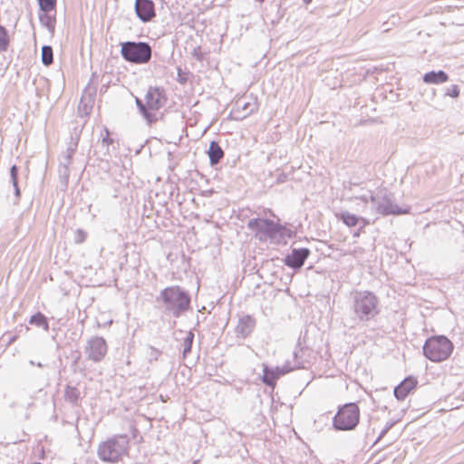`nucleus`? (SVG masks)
<instances>
[{
    "label": "nucleus",
    "instance_id": "9",
    "mask_svg": "<svg viewBox=\"0 0 464 464\" xmlns=\"http://www.w3.org/2000/svg\"><path fill=\"white\" fill-rule=\"evenodd\" d=\"M247 227L262 239L265 237H274L280 229L279 225L266 218H252L247 222Z\"/></svg>",
    "mask_w": 464,
    "mask_h": 464
},
{
    "label": "nucleus",
    "instance_id": "21",
    "mask_svg": "<svg viewBox=\"0 0 464 464\" xmlns=\"http://www.w3.org/2000/svg\"><path fill=\"white\" fill-rule=\"evenodd\" d=\"M39 20L43 26L46 27L51 33H54L55 29V16L50 14V12H42L39 14Z\"/></svg>",
    "mask_w": 464,
    "mask_h": 464
},
{
    "label": "nucleus",
    "instance_id": "37",
    "mask_svg": "<svg viewBox=\"0 0 464 464\" xmlns=\"http://www.w3.org/2000/svg\"><path fill=\"white\" fill-rule=\"evenodd\" d=\"M387 430H388V428H387V429H385V430H382V434H381V436H382V435H383L385 432H387Z\"/></svg>",
    "mask_w": 464,
    "mask_h": 464
},
{
    "label": "nucleus",
    "instance_id": "3",
    "mask_svg": "<svg viewBox=\"0 0 464 464\" xmlns=\"http://www.w3.org/2000/svg\"><path fill=\"white\" fill-rule=\"evenodd\" d=\"M167 98L164 90L159 87H150L144 100L135 98V103L139 112L148 125L158 121V111L166 104Z\"/></svg>",
    "mask_w": 464,
    "mask_h": 464
},
{
    "label": "nucleus",
    "instance_id": "26",
    "mask_svg": "<svg viewBox=\"0 0 464 464\" xmlns=\"http://www.w3.org/2000/svg\"><path fill=\"white\" fill-rule=\"evenodd\" d=\"M9 35L7 30L0 25V53L7 51L9 46Z\"/></svg>",
    "mask_w": 464,
    "mask_h": 464
},
{
    "label": "nucleus",
    "instance_id": "8",
    "mask_svg": "<svg viewBox=\"0 0 464 464\" xmlns=\"http://www.w3.org/2000/svg\"><path fill=\"white\" fill-rule=\"evenodd\" d=\"M366 207L370 200V208L372 212L377 214L387 215H401L408 213L406 209H402L393 203L389 195H372L360 197Z\"/></svg>",
    "mask_w": 464,
    "mask_h": 464
},
{
    "label": "nucleus",
    "instance_id": "27",
    "mask_svg": "<svg viewBox=\"0 0 464 464\" xmlns=\"http://www.w3.org/2000/svg\"><path fill=\"white\" fill-rule=\"evenodd\" d=\"M10 178L12 184L14 188V194L17 198H20V189L18 187V168L15 165H13L10 169Z\"/></svg>",
    "mask_w": 464,
    "mask_h": 464
},
{
    "label": "nucleus",
    "instance_id": "7",
    "mask_svg": "<svg viewBox=\"0 0 464 464\" xmlns=\"http://www.w3.org/2000/svg\"><path fill=\"white\" fill-rule=\"evenodd\" d=\"M360 410L356 403L350 402L340 407L334 417L333 425L337 430H352L359 423Z\"/></svg>",
    "mask_w": 464,
    "mask_h": 464
},
{
    "label": "nucleus",
    "instance_id": "28",
    "mask_svg": "<svg viewBox=\"0 0 464 464\" xmlns=\"http://www.w3.org/2000/svg\"><path fill=\"white\" fill-rule=\"evenodd\" d=\"M194 341V334L189 331L187 333V336L183 341V357H187L188 354L191 352L192 344Z\"/></svg>",
    "mask_w": 464,
    "mask_h": 464
},
{
    "label": "nucleus",
    "instance_id": "4",
    "mask_svg": "<svg viewBox=\"0 0 464 464\" xmlns=\"http://www.w3.org/2000/svg\"><path fill=\"white\" fill-rule=\"evenodd\" d=\"M129 449L130 440L127 435H114L98 445L97 456L102 462L114 464L128 455Z\"/></svg>",
    "mask_w": 464,
    "mask_h": 464
},
{
    "label": "nucleus",
    "instance_id": "33",
    "mask_svg": "<svg viewBox=\"0 0 464 464\" xmlns=\"http://www.w3.org/2000/svg\"><path fill=\"white\" fill-rule=\"evenodd\" d=\"M59 173H60V176L61 177H64V179L67 180L68 177H69V173L67 174V176L65 175V170L63 168V162H61L60 164V167H59Z\"/></svg>",
    "mask_w": 464,
    "mask_h": 464
},
{
    "label": "nucleus",
    "instance_id": "2",
    "mask_svg": "<svg viewBox=\"0 0 464 464\" xmlns=\"http://www.w3.org/2000/svg\"><path fill=\"white\" fill-rule=\"evenodd\" d=\"M156 301L167 314L179 318L190 307V295L179 285L168 286L160 292Z\"/></svg>",
    "mask_w": 464,
    "mask_h": 464
},
{
    "label": "nucleus",
    "instance_id": "17",
    "mask_svg": "<svg viewBox=\"0 0 464 464\" xmlns=\"http://www.w3.org/2000/svg\"><path fill=\"white\" fill-rule=\"evenodd\" d=\"M417 380L414 377L405 378L398 386L394 388V396L397 400L402 401L416 387Z\"/></svg>",
    "mask_w": 464,
    "mask_h": 464
},
{
    "label": "nucleus",
    "instance_id": "39",
    "mask_svg": "<svg viewBox=\"0 0 464 464\" xmlns=\"http://www.w3.org/2000/svg\"><path fill=\"white\" fill-rule=\"evenodd\" d=\"M259 3H263L265 0H256Z\"/></svg>",
    "mask_w": 464,
    "mask_h": 464
},
{
    "label": "nucleus",
    "instance_id": "15",
    "mask_svg": "<svg viewBox=\"0 0 464 464\" xmlns=\"http://www.w3.org/2000/svg\"><path fill=\"white\" fill-rule=\"evenodd\" d=\"M256 319L251 315H243L239 318L238 324L236 326L237 336L246 338L251 334L256 327Z\"/></svg>",
    "mask_w": 464,
    "mask_h": 464
},
{
    "label": "nucleus",
    "instance_id": "23",
    "mask_svg": "<svg viewBox=\"0 0 464 464\" xmlns=\"http://www.w3.org/2000/svg\"><path fill=\"white\" fill-rule=\"evenodd\" d=\"M87 90L84 91L79 104V110L83 111L85 114L89 113V111L92 108L93 94L89 93L87 96Z\"/></svg>",
    "mask_w": 464,
    "mask_h": 464
},
{
    "label": "nucleus",
    "instance_id": "20",
    "mask_svg": "<svg viewBox=\"0 0 464 464\" xmlns=\"http://www.w3.org/2000/svg\"><path fill=\"white\" fill-rule=\"evenodd\" d=\"M64 399L72 405H77L82 399L81 392L74 386L67 385L64 391Z\"/></svg>",
    "mask_w": 464,
    "mask_h": 464
},
{
    "label": "nucleus",
    "instance_id": "30",
    "mask_svg": "<svg viewBox=\"0 0 464 464\" xmlns=\"http://www.w3.org/2000/svg\"><path fill=\"white\" fill-rule=\"evenodd\" d=\"M74 149L73 148H69L66 151V155L64 156L63 158V168L65 170V175L67 176L68 174V166L71 164V160H72V157L74 153Z\"/></svg>",
    "mask_w": 464,
    "mask_h": 464
},
{
    "label": "nucleus",
    "instance_id": "34",
    "mask_svg": "<svg viewBox=\"0 0 464 464\" xmlns=\"http://www.w3.org/2000/svg\"><path fill=\"white\" fill-rule=\"evenodd\" d=\"M79 238L76 239V242L81 243L84 240V233L82 230H78Z\"/></svg>",
    "mask_w": 464,
    "mask_h": 464
},
{
    "label": "nucleus",
    "instance_id": "13",
    "mask_svg": "<svg viewBox=\"0 0 464 464\" xmlns=\"http://www.w3.org/2000/svg\"><path fill=\"white\" fill-rule=\"evenodd\" d=\"M308 248H293L291 253L285 257V264L290 268L300 269L310 255Z\"/></svg>",
    "mask_w": 464,
    "mask_h": 464
},
{
    "label": "nucleus",
    "instance_id": "22",
    "mask_svg": "<svg viewBox=\"0 0 464 464\" xmlns=\"http://www.w3.org/2000/svg\"><path fill=\"white\" fill-rule=\"evenodd\" d=\"M29 324H34L37 327H42L46 332L49 330V324L47 318L44 314H43L40 312L31 316Z\"/></svg>",
    "mask_w": 464,
    "mask_h": 464
},
{
    "label": "nucleus",
    "instance_id": "11",
    "mask_svg": "<svg viewBox=\"0 0 464 464\" xmlns=\"http://www.w3.org/2000/svg\"><path fill=\"white\" fill-rule=\"evenodd\" d=\"M294 370L290 360H287L281 367L269 368L267 365H264L262 381L267 386L274 387L278 378Z\"/></svg>",
    "mask_w": 464,
    "mask_h": 464
},
{
    "label": "nucleus",
    "instance_id": "29",
    "mask_svg": "<svg viewBox=\"0 0 464 464\" xmlns=\"http://www.w3.org/2000/svg\"><path fill=\"white\" fill-rule=\"evenodd\" d=\"M42 12H52L55 10L56 0H37Z\"/></svg>",
    "mask_w": 464,
    "mask_h": 464
},
{
    "label": "nucleus",
    "instance_id": "19",
    "mask_svg": "<svg viewBox=\"0 0 464 464\" xmlns=\"http://www.w3.org/2000/svg\"><path fill=\"white\" fill-rule=\"evenodd\" d=\"M449 80L448 74L444 71H430L424 74L423 82L429 84H440Z\"/></svg>",
    "mask_w": 464,
    "mask_h": 464
},
{
    "label": "nucleus",
    "instance_id": "5",
    "mask_svg": "<svg viewBox=\"0 0 464 464\" xmlns=\"http://www.w3.org/2000/svg\"><path fill=\"white\" fill-rule=\"evenodd\" d=\"M453 351V343L444 335L428 338L423 345L424 356L431 362H440L447 360Z\"/></svg>",
    "mask_w": 464,
    "mask_h": 464
},
{
    "label": "nucleus",
    "instance_id": "12",
    "mask_svg": "<svg viewBox=\"0 0 464 464\" xmlns=\"http://www.w3.org/2000/svg\"><path fill=\"white\" fill-rule=\"evenodd\" d=\"M257 110L258 104L256 100L246 102L245 100L240 99L236 102L230 112V117L235 121H242L256 112Z\"/></svg>",
    "mask_w": 464,
    "mask_h": 464
},
{
    "label": "nucleus",
    "instance_id": "14",
    "mask_svg": "<svg viewBox=\"0 0 464 464\" xmlns=\"http://www.w3.org/2000/svg\"><path fill=\"white\" fill-rule=\"evenodd\" d=\"M135 13L143 22L151 21L156 16L155 5L152 0H135Z\"/></svg>",
    "mask_w": 464,
    "mask_h": 464
},
{
    "label": "nucleus",
    "instance_id": "6",
    "mask_svg": "<svg viewBox=\"0 0 464 464\" xmlns=\"http://www.w3.org/2000/svg\"><path fill=\"white\" fill-rule=\"evenodd\" d=\"M122 58L131 63L144 64L150 61L152 49L146 42H125L121 44Z\"/></svg>",
    "mask_w": 464,
    "mask_h": 464
},
{
    "label": "nucleus",
    "instance_id": "36",
    "mask_svg": "<svg viewBox=\"0 0 464 464\" xmlns=\"http://www.w3.org/2000/svg\"><path fill=\"white\" fill-rule=\"evenodd\" d=\"M35 366H38V367H40V368H42V367H43V365H42V363H41V362L35 363Z\"/></svg>",
    "mask_w": 464,
    "mask_h": 464
},
{
    "label": "nucleus",
    "instance_id": "38",
    "mask_svg": "<svg viewBox=\"0 0 464 464\" xmlns=\"http://www.w3.org/2000/svg\"><path fill=\"white\" fill-rule=\"evenodd\" d=\"M30 364L34 365L35 363L34 361H30Z\"/></svg>",
    "mask_w": 464,
    "mask_h": 464
},
{
    "label": "nucleus",
    "instance_id": "32",
    "mask_svg": "<svg viewBox=\"0 0 464 464\" xmlns=\"http://www.w3.org/2000/svg\"><path fill=\"white\" fill-rule=\"evenodd\" d=\"M109 136V131L106 130V136L102 138V143L106 144L107 146L112 143V140Z\"/></svg>",
    "mask_w": 464,
    "mask_h": 464
},
{
    "label": "nucleus",
    "instance_id": "25",
    "mask_svg": "<svg viewBox=\"0 0 464 464\" xmlns=\"http://www.w3.org/2000/svg\"><path fill=\"white\" fill-rule=\"evenodd\" d=\"M340 218L348 227H355L359 222V218L356 215L352 214L348 211L342 212L340 215Z\"/></svg>",
    "mask_w": 464,
    "mask_h": 464
},
{
    "label": "nucleus",
    "instance_id": "18",
    "mask_svg": "<svg viewBox=\"0 0 464 464\" xmlns=\"http://www.w3.org/2000/svg\"><path fill=\"white\" fill-rule=\"evenodd\" d=\"M209 162L211 166H215L220 162V160L224 157V151L222 148L219 146V144L212 140L209 144V148L208 150Z\"/></svg>",
    "mask_w": 464,
    "mask_h": 464
},
{
    "label": "nucleus",
    "instance_id": "24",
    "mask_svg": "<svg viewBox=\"0 0 464 464\" xmlns=\"http://www.w3.org/2000/svg\"><path fill=\"white\" fill-rule=\"evenodd\" d=\"M53 62V48L49 45H44L42 47V63L45 66H49Z\"/></svg>",
    "mask_w": 464,
    "mask_h": 464
},
{
    "label": "nucleus",
    "instance_id": "31",
    "mask_svg": "<svg viewBox=\"0 0 464 464\" xmlns=\"http://www.w3.org/2000/svg\"><path fill=\"white\" fill-rule=\"evenodd\" d=\"M447 94L451 96V97H453V98L459 97V87L457 85H452L450 87V89H449Z\"/></svg>",
    "mask_w": 464,
    "mask_h": 464
},
{
    "label": "nucleus",
    "instance_id": "1",
    "mask_svg": "<svg viewBox=\"0 0 464 464\" xmlns=\"http://www.w3.org/2000/svg\"><path fill=\"white\" fill-rule=\"evenodd\" d=\"M351 309L354 314L353 321L368 323L381 312L380 300L377 295L368 290L351 292Z\"/></svg>",
    "mask_w": 464,
    "mask_h": 464
},
{
    "label": "nucleus",
    "instance_id": "16",
    "mask_svg": "<svg viewBox=\"0 0 464 464\" xmlns=\"http://www.w3.org/2000/svg\"><path fill=\"white\" fill-rule=\"evenodd\" d=\"M310 351L308 348L296 347L293 352V370L304 369L310 363L309 362Z\"/></svg>",
    "mask_w": 464,
    "mask_h": 464
},
{
    "label": "nucleus",
    "instance_id": "35",
    "mask_svg": "<svg viewBox=\"0 0 464 464\" xmlns=\"http://www.w3.org/2000/svg\"><path fill=\"white\" fill-rule=\"evenodd\" d=\"M303 2L305 4V5H308L312 2V0H303Z\"/></svg>",
    "mask_w": 464,
    "mask_h": 464
},
{
    "label": "nucleus",
    "instance_id": "10",
    "mask_svg": "<svg viewBox=\"0 0 464 464\" xmlns=\"http://www.w3.org/2000/svg\"><path fill=\"white\" fill-rule=\"evenodd\" d=\"M85 353L88 359L98 362H101L107 353V343L102 337H92L85 347Z\"/></svg>",
    "mask_w": 464,
    "mask_h": 464
}]
</instances>
